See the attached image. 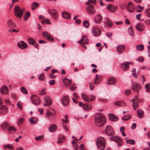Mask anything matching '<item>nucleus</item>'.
<instances>
[{"instance_id": "nucleus-28", "label": "nucleus", "mask_w": 150, "mask_h": 150, "mask_svg": "<svg viewBox=\"0 0 150 150\" xmlns=\"http://www.w3.org/2000/svg\"><path fill=\"white\" fill-rule=\"evenodd\" d=\"M9 126V125L8 123L6 122H5L2 123L1 126L2 129L6 130Z\"/></svg>"}, {"instance_id": "nucleus-47", "label": "nucleus", "mask_w": 150, "mask_h": 150, "mask_svg": "<svg viewBox=\"0 0 150 150\" xmlns=\"http://www.w3.org/2000/svg\"><path fill=\"white\" fill-rule=\"evenodd\" d=\"M43 35L44 37L46 38H52V36H51L50 34L47 32H45L43 33Z\"/></svg>"}, {"instance_id": "nucleus-49", "label": "nucleus", "mask_w": 150, "mask_h": 150, "mask_svg": "<svg viewBox=\"0 0 150 150\" xmlns=\"http://www.w3.org/2000/svg\"><path fill=\"white\" fill-rule=\"evenodd\" d=\"M44 100L46 103H50V101H52L50 97L47 96H46L44 98Z\"/></svg>"}, {"instance_id": "nucleus-52", "label": "nucleus", "mask_w": 150, "mask_h": 150, "mask_svg": "<svg viewBox=\"0 0 150 150\" xmlns=\"http://www.w3.org/2000/svg\"><path fill=\"white\" fill-rule=\"evenodd\" d=\"M126 142L130 144H134L135 143V141L133 139L127 140L126 141Z\"/></svg>"}, {"instance_id": "nucleus-55", "label": "nucleus", "mask_w": 150, "mask_h": 150, "mask_svg": "<svg viewBox=\"0 0 150 150\" xmlns=\"http://www.w3.org/2000/svg\"><path fill=\"white\" fill-rule=\"evenodd\" d=\"M21 90L23 93L25 94L28 93L27 90L24 87H22Z\"/></svg>"}, {"instance_id": "nucleus-24", "label": "nucleus", "mask_w": 150, "mask_h": 150, "mask_svg": "<svg viewBox=\"0 0 150 150\" xmlns=\"http://www.w3.org/2000/svg\"><path fill=\"white\" fill-rule=\"evenodd\" d=\"M117 7H115L112 4L108 5L107 8L112 12H114L116 10Z\"/></svg>"}, {"instance_id": "nucleus-35", "label": "nucleus", "mask_w": 150, "mask_h": 150, "mask_svg": "<svg viewBox=\"0 0 150 150\" xmlns=\"http://www.w3.org/2000/svg\"><path fill=\"white\" fill-rule=\"evenodd\" d=\"M62 17L66 19H69L70 18V15L67 12H63L62 14Z\"/></svg>"}, {"instance_id": "nucleus-6", "label": "nucleus", "mask_w": 150, "mask_h": 150, "mask_svg": "<svg viewBox=\"0 0 150 150\" xmlns=\"http://www.w3.org/2000/svg\"><path fill=\"white\" fill-rule=\"evenodd\" d=\"M64 118L65 119H62V125L64 129L67 132L69 130L68 127H66V124L68 123L69 122L68 116L67 115H65Z\"/></svg>"}, {"instance_id": "nucleus-11", "label": "nucleus", "mask_w": 150, "mask_h": 150, "mask_svg": "<svg viewBox=\"0 0 150 150\" xmlns=\"http://www.w3.org/2000/svg\"><path fill=\"white\" fill-rule=\"evenodd\" d=\"M17 45L19 48L23 50L27 48L28 47L27 44L22 41H21L18 42Z\"/></svg>"}, {"instance_id": "nucleus-30", "label": "nucleus", "mask_w": 150, "mask_h": 150, "mask_svg": "<svg viewBox=\"0 0 150 150\" xmlns=\"http://www.w3.org/2000/svg\"><path fill=\"white\" fill-rule=\"evenodd\" d=\"M132 103H133V106L134 110L137 109L139 106V104L137 102L135 99H132Z\"/></svg>"}, {"instance_id": "nucleus-60", "label": "nucleus", "mask_w": 150, "mask_h": 150, "mask_svg": "<svg viewBox=\"0 0 150 150\" xmlns=\"http://www.w3.org/2000/svg\"><path fill=\"white\" fill-rule=\"evenodd\" d=\"M53 115V113L51 112L49 110H47L46 113V116L47 117H49Z\"/></svg>"}, {"instance_id": "nucleus-61", "label": "nucleus", "mask_w": 150, "mask_h": 150, "mask_svg": "<svg viewBox=\"0 0 150 150\" xmlns=\"http://www.w3.org/2000/svg\"><path fill=\"white\" fill-rule=\"evenodd\" d=\"M43 138V135H40L38 137H36L35 139L37 141H39L42 139Z\"/></svg>"}, {"instance_id": "nucleus-7", "label": "nucleus", "mask_w": 150, "mask_h": 150, "mask_svg": "<svg viewBox=\"0 0 150 150\" xmlns=\"http://www.w3.org/2000/svg\"><path fill=\"white\" fill-rule=\"evenodd\" d=\"M106 134L108 136H111L115 134L112 127L110 126H108L106 127L105 130Z\"/></svg>"}, {"instance_id": "nucleus-45", "label": "nucleus", "mask_w": 150, "mask_h": 150, "mask_svg": "<svg viewBox=\"0 0 150 150\" xmlns=\"http://www.w3.org/2000/svg\"><path fill=\"white\" fill-rule=\"evenodd\" d=\"M30 16V13L29 11H27L24 14V20L26 21L28 18Z\"/></svg>"}, {"instance_id": "nucleus-56", "label": "nucleus", "mask_w": 150, "mask_h": 150, "mask_svg": "<svg viewBox=\"0 0 150 150\" xmlns=\"http://www.w3.org/2000/svg\"><path fill=\"white\" fill-rule=\"evenodd\" d=\"M125 128L124 127H122L120 128V131L122 134L123 136L124 137L126 136V134L124 133V130Z\"/></svg>"}, {"instance_id": "nucleus-13", "label": "nucleus", "mask_w": 150, "mask_h": 150, "mask_svg": "<svg viewBox=\"0 0 150 150\" xmlns=\"http://www.w3.org/2000/svg\"><path fill=\"white\" fill-rule=\"evenodd\" d=\"M87 13L89 14H93L95 13V10L92 5H90L86 8Z\"/></svg>"}, {"instance_id": "nucleus-40", "label": "nucleus", "mask_w": 150, "mask_h": 150, "mask_svg": "<svg viewBox=\"0 0 150 150\" xmlns=\"http://www.w3.org/2000/svg\"><path fill=\"white\" fill-rule=\"evenodd\" d=\"M144 9L143 7H141L140 5H137L136 7V11L137 12L140 13Z\"/></svg>"}, {"instance_id": "nucleus-8", "label": "nucleus", "mask_w": 150, "mask_h": 150, "mask_svg": "<svg viewBox=\"0 0 150 150\" xmlns=\"http://www.w3.org/2000/svg\"><path fill=\"white\" fill-rule=\"evenodd\" d=\"M126 8L130 13H133L135 7L133 4L131 2H129L126 6Z\"/></svg>"}, {"instance_id": "nucleus-19", "label": "nucleus", "mask_w": 150, "mask_h": 150, "mask_svg": "<svg viewBox=\"0 0 150 150\" xmlns=\"http://www.w3.org/2000/svg\"><path fill=\"white\" fill-rule=\"evenodd\" d=\"M136 28L138 31L141 32L144 30L145 26L143 24L140 23L136 25Z\"/></svg>"}, {"instance_id": "nucleus-10", "label": "nucleus", "mask_w": 150, "mask_h": 150, "mask_svg": "<svg viewBox=\"0 0 150 150\" xmlns=\"http://www.w3.org/2000/svg\"><path fill=\"white\" fill-rule=\"evenodd\" d=\"M130 62H124L121 65V68L122 69V71H126L129 69V64H131Z\"/></svg>"}, {"instance_id": "nucleus-29", "label": "nucleus", "mask_w": 150, "mask_h": 150, "mask_svg": "<svg viewBox=\"0 0 150 150\" xmlns=\"http://www.w3.org/2000/svg\"><path fill=\"white\" fill-rule=\"evenodd\" d=\"M65 140V138L64 136L62 135H59L58 137V143L59 144L63 142Z\"/></svg>"}, {"instance_id": "nucleus-2", "label": "nucleus", "mask_w": 150, "mask_h": 150, "mask_svg": "<svg viewBox=\"0 0 150 150\" xmlns=\"http://www.w3.org/2000/svg\"><path fill=\"white\" fill-rule=\"evenodd\" d=\"M97 145L100 150H103L105 146V139L102 137H98L97 140Z\"/></svg>"}, {"instance_id": "nucleus-17", "label": "nucleus", "mask_w": 150, "mask_h": 150, "mask_svg": "<svg viewBox=\"0 0 150 150\" xmlns=\"http://www.w3.org/2000/svg\"><path fill=\"white\" fill-rule=\"evenodd\" d=\"M92 33L93 35L95 37H98L101 34V31L98 28H95L92 30Z\"/></svg>"}, {"instance_id": "nucleus-16", "label": "nucleus", "mask_w": 150, "mask_h": 150, "mask_svg": "<svg viewBox=\"0 0 150 150\" xmlns=\"http://www.w3.org/2000/svg\"><path fill=\"white\" fill-rule=\"evenodd\" d=\"M28 42L29 44L37 48V49H39V48L38 47V45L37 43L35 40L33 39V38H28Z\"/></svg>"}, {"instance_id": "nucleus-53", "label": "nucleus", "mask_w": 150, "mask_h": 150, "mask_svg": "<svg viewBox=\"0 0 150 150\" xmlns=\"http://www.w3.org/2000/svg\"><path fill=\"white\" fill-rule=\"evenodd\" d=\"M145 88L147 91L150 92V83H147L145 86Z\"/></svg>"}, {"instance_id": "nucleus-20", "label": "nucleus", "mask_w": 150, "mask_h": 150, "mask_svg": "<svg viewBox=\"0 0 150 150\" xmlns=\"http://www.w3.org/2000/svg\"><path fill=\"white\" fill-rule=\"evenodd\" d=\"M102 19V16L100 14H98L95 17L94 21L96 23H99L101 22Z\"/></svg>"}, {"instance_id": "nucleus-3", "label": "nucleus", "mask_w": 150, "mask_h": 150, "mask_svg": "<svg viewBox=\"0 0 150 150\" xmlns=\"http://www.w3.org/2000/svg\"><path fill=\"white\" fill-rule=\"evenodd\" d=\"M14 11L15 15L16 17L20 18L22 17L23 14V11L21 9L19 6H16L14 8Z\"/></svg>"}, {"instance_id": "nucleus-22", "label": "nucleus", "mask_w": 150, "mask_h": 150, "mask_svg": "<svg viewBox=\"0 0 150 150\" xmlns=\"http://www.w3.org/2000/svg\"><path fill=\"white\" fill-rule=\"evenodd\" d=\"M108 82L107 83L108 85H114L116 82L117 80L113 77H110L108 80Z\"/></svg>"}, {"instance_id": "nucleus-38", "label": "nucleus", "mask_w": 150, "mask_h": 150, "mask_svg": "<svg viewBox=\"0 0 150 150\" xmlns=\"http://www.w3.org/2000/svg\"><path fill=\"white\" fill-rule=\"evenodd\" d=\"M83 109L86 110H89L92 108V105H85L83 107Z\"/></svg>"}, {"instance_id": "nucleus-26", "label": "nucleus", "mask_w": 150, "mask_h": 150, "mask_svg": "<svg viewBox=\"0 0 150 150\" xmlns=\"http://www.w3.org/2000/svg\"><path fill=\"white\" fill-rule=\"evenodd\" d=\"M78 42L81 45H83L84 44H88V40L86 38H81V40Z\"/></svg>"}, {"instance_id": "nucleus-64", "label": "nucleus", "mask_w": 150, "mask_h": 150, "mask_svg": "<svg viewBox=\"0 0 150 150\" xmlns=\"http://www.w3.org/2000/svg\"><path fill=\"white\" fill-rule=\"evenodd\" d=\"M140 69H146L150 70V69L147 66H144L140 68Z\"/></svg>"}, {"instance_id": "nucleus-36", "label": "nucleus", "mask_w": 150, "mask_h": 150, "mask_svg": "<svg viewBox=\"0 0 150 150\" xmlns=\"http://www.w3.org/2000/svg\"><path fill=\"white\" fill-rule=\"evenodd\" d=\"M64 84L66 86L69 85L71 83V80L67 79H65L63 80Z\"/></svg>"}, {"instance_id": "nucleus-37", "label": "nucleus", "mask_w": 150, "mask_h": 150, "mask_svg": "<svg viewBox=\"0 0 150 150\" xmlns=\"http://www.w3.org/2000/svg\"><path fill=\"white\" fill-rule=\"evenodd\" d=\"M30 121L32 124H34L37 122L38 119L35 117H32L30 119Z\"/></svg>"}, {"instance_id": "nucleus-4", "label": "nucleus", "mask_w": 150, "mask_h": 150, "mask_svg": "<svg viewBox=\"0 0 150 150\" xmlns=\"http://www.w3.org/2000/svg\"><path fill=\"white\" fill-rule=\"evenodd\" d=\"M141 88V84L136 83H133L131 87V89L133 92L137 93L139 92Z\"/></svg>"}, {"instance_id": "nucleus-1", "label": "nucleus", "mask_w": 150, "mask_h": 150, "mask_svg": "<svg viewBox=\"0 0 150 150\" xmlns=\"http://www.w3.org/2000/svg\"><path fill=\"white\" fill-rule=\"evenodd\" d=\"M106 119L105 117L102 114H97L95 117V122L96 125L99 127L103 126L105 123Z\"/></svg>"}, {"instance_id": "nucleus-62", "label": "nucleus", "mask_w": 150, "mask_h": 150, "mask_svg": "<svg viewBox=\"0 0 150 150\" xmlns=\"http://www.w3.org/2000/svg\"><path fill=\"white\" fill-rule=\"evenodd\" d=\"M45 88H44L41 91V92L39 94L40 95H45L46 94V92L45 91Z\"/></svg>"}, {"instance_id": "nucleus-14", "label": "nucleus", "mask_w": 150, "mask_h": 150, "mask_svg": "<svg viewBox=\"0 0 150 150\" xmlns=\"http://www.w3.org/2000/svg\"><path fill=\"white\" fill-rule=\"evenodd\" d=\"M8 108L5 105L0 107V114H5L8 112Z\"/></svg>"}, {"instance_id": "nucleus-34", "label": "nucleus", "mask_w": 150, "mask_h": 150, "mask_svg": "<svg viewBox=\"0 0 150 150\" xmlns=\"http://www.w3.org/2000/svg\"><path fill=\"white\" fill-rule=\"evenodd\" d=\"M137 114L139 117L142 118L144 116V112L141 109H139L137 111Z\"/></svg>"}, {"instance_id": "nucleus-5", "label": "nucleus", "mask_w": 150, "mask_h": 150, "mask_svg": "<svg viewBox=\"0 0 150 150\" xmlns=\"http://www.w3.org/2000/svg\"><path fill=\"white\" fill-rule=\"evenodd\" d=\"M31 100L32 103L35 105H39L40 103V98L36 96L32 95L31 97Z\"/></svg>"}, {"instance_id": "nucleus-48", "label": "nucleus", "mask_w": 150, "mask_h": 150, "mask_svg": "<svg viewBox=\"0 0 150 150\" xmlns=\"http://www.w3.org/2000/svg\"><path fill=\"white\" fill-rule=\"evenodd\" d=\"M131 117V116L129 115H127L124 116L122 117V120L124 121H126L128 120Z\"/></svg>"}, {"instance_id": "nucleus-42", "label": "nucleus", "mask_w": 150, "mask_h": 150, "mask_svg": "<svg viewBox=\"0 0 150 150\" xmlns=\"http://www.w3.org/2000/svg\"><path fill=\"white\" fill-rule=\"evenodd\" d=\"M136 48L139 51H141L144 49V47L142 44H141L137 46L136 47Z\"/></svg>"}, {"instance_id": "nucleus-21", "label": "nucleus", "mask_w": 150, "mask_h": 150, "mask_svg": "<svg viewBox=\"0 0 150 150\" xmlns=\"http://www.w3.org/2000/svg\"><path fill=\"white\" fill-rule=\"evenodd\" d=\"M125 49V46L123 45H120L117 47V50L119 53H122Z\"/></svg>"}, {"instance_id": "nucleus-46", "label": "nucleus", "mask_w": 150, "mask_h": 150, "mask_svg": "<svg viewBox=\"0 0 150 150\" xmlns=\"http://www.w3.org/2000/svg\"><path fill=\"white\" fill-rule=\"evenodd\" d=\"M105 20L107 21L108 26L109 27H110L112 26V23L110 20H109L108 18H105Z\"/></svg>"}, {"instance_id": "nucleus-31", "label": "nucleus", "mask_w": 150, "mask_h": 150, "mask_svg": "<svg viewBox=\"0 0 150 150\" xmlns=\"http://www.w3.org/2000/svg\"><path fill=\"white\" fill-rule=\"evenodd\" d=\"M4 149L5 150H13V147L11 145L8 144L5 145L4 146Z\"/></svg>"}, {"instance_id": "nucleus-54", "label": "nucleus", "mask_w": 150, "mask_h": 150, "mask_svg": "<svg viewBox=\"0 0 150 150\" xmlns=\"http://www.w3.org/2000/svg\"><path fill=\"white\" fill-rule=\"evenodd\" d=\"M38 79L40 80L43 81L45 79V76L44 74L42 73L40 74L38 76Z\"/></svg>"}, {"instance_id": "nucleus-44", "label": "nucleus", "mask_w": 150, "mask_h": 150, "mask_svg": "<svg viewBox=\"0 0 150 150\" xmlns=\"http://www.w3.org/2000/svg\"><path fill=\"white\" fill-rule=\"evenodd\" d=\"M114 104L117 106H122L125 105V104L122 101H118L115 102Z\"/></svg>"}, {"instance_id": "nucleus-33", "label": "nucleus", "mask_w": 150, "mask_h": 150, "mask_svg": "<svg viewBox=\"0 0 150 150\" xmlns=\"http://www.w3.org/2000/svg\"><path fill=\"white\" fill-rule=\"evenodd\" d=\"M57 128L56 126L54 124H53L50 125L49 128V130L51 132H54Z\"/></svg>"}, {"instance_id": "nucleus-15", "label": "nucleus", "mask_w": 150, "mask_h": 150, "mask_svg": "<svg viewBox=\"0 0 150 150\" xmlns=\"http://www.w3.org/2000/svg\"><path fill=\"white\" fill-rule=\"evenodd\" d=\"M69 98L67 96H64L61 100L62 104L64 106L67 105L69 103Z\"/></svg>"}, {"instance_id": "nucleus-23", "label": "nucleus", "mask_w": 150, "mask_h": 150, "mask_svg": "<svg viewBox=\"0 0 150 150\" xmlns=\"http://www.w3.org/2000/svg\"><path fill=\"white\" fill-rule=\"evenodd\" d=\"M7 24L8 26L10 28H15L16 26L15 24L11 19H9L7 21Z\"/></svg>"}, {"instance_id": "nucleus-32", "label": "nucleus", "mask_w": 150, "mask_h": 150, "mask_svg": "<svg viewBox=\"0 0 150 150\" xmlns=\"http://www.w3.org/2000/svg\"><path fill=\"white\" fill-rule=\"evenodd\" d=\"M101 77H99V76L97 74L96 76V78L95 79L94 83L96 84H98L99 82L101 81Z\"/></svg>"}, {"instance_id": "nucleus-39", "label": "nucleus", "mask_w": 150, "mask_h": 150, "mask_svg": "<svg viewBox=\"0 0 150 150\" xmlns=\"http://www.w3.org/2000/svg\"><path fill=\"white\" fill-rule=\"evenodd\" d=\"M127 31L128 33L131 36H133L134 35V33L132 28L129 27Z\"/></svg>"}, {"instance_id": "nucleus-63", "label": "nucleus", "mask_w": 150, "mask_h": 150, "mask_svg": "<svg viewBox=\"0 0 150 150\" xmlns=\"http://www.w3.org/2000/svg\"><path fill=\"white\" fill-rule=\"evenodd\" d=\"M89 85L90 87V89L91 90H92L94 89V86L93 83H89Z\"/></svg>"}, {"instance_id": "nucleus-57", "label": "nucleus", "mask_w": 150, "mask_h": 150, "mask_svg": "<svg viewBox=\"0 0 150 150\" xmlns=\"http://www.w3.org/2000/svg\"><path fill=\"white\" fill-rule=\"evenodd\" d=\"M96 0H88V2L86 3V4L88 5L89 4H96Z\"/></svg>"}, {"instance_id": "nucleus-12", "label": "nucleus", "mask_w": 150, "mask_h": 150, "mask_svg": "<svg viewBox=\"0 0 150 150\" xmlns=\"http://www.w3.org/2000/svg\"><path fill=\"white\" fill-rule=\"evenodd\" d=\"M111 140H113L118 144V146H120L122 144V140L119 137L114 136L111 138Z\"/></svg>"}, {"instance_id": "nucleus-58", "label": "nucleus", "mask_w": 150, "mask_h": 150, "mask_svg": "<svg viewBox=\"0 0 150 150\" xmlns=\"http://www.w3.org/2000/svg\"><path fill=\"white\" fill-rule=\"evenodd\" d=\"M136 69L135 68L133 69L132 70V74L135 78L137 77V75L136 74Z\"/></svg>"}, {"instance_id": "nucleus-27", "label": "nucleus", "mask_w": 150, "mask_h": 150, "mask_svg": "<svg viewBox=\"0 0 150 150\" xmlns=\"http://www.w3.org/2000/svg\"><path fill=\"white\" fill-rule=\"evenodd\" d=\"M16 130V129L12 126H10L8 128L7 132L9 133H13L15 132Z\"/></svg>"}, {"instance_id": "nucleus-41", "label": "nucleus", "mask_w": 150, "mask_h": 150, "mask_svg": "<svg viewBox=\"0 0 150 150\" xmlns=\"http://www.w3.org/2000/svg\"><path fill=\"white\" fill-rule=\"evenodd\" d=\"M38 6L39 4L38 3L36 2H34L32 4L31 8L33 10H35Z\"/></svg>"}, {"instance_id": "nucleus-18", "label": "nucleus", "mask_w": 150, "mask_h": 150, "mask_svg": "<svg viewBox=\"0 0 150 150\" xmlns=\"http://www.w3.org/2000/svg\"><path fill=\"white\" fill-rule=\"evenodd\" d=\"M8 92V89L6 86H3L0 88V92L3 94H6Z\"/></svg>"}, {"instance_id": "nucleus-25", "label": "nucleus", "mask_w": 150, "mask_h": 150, "mask_svg": "<svg viewBox=\"0 0 150 150\" xmlns=\"http://www.w3.org/2000/svg\"><path fill=\"white\" fill-rule=\"evenodd\" d=\"M109 119L112 121L116 122L118 120V118L117 117L114 115L112 114H109Z\"/></svg>"}, {"instance_id": "nucleus-51", "label": "nucleus", "mask_w": 150, "mask_h": 150, "mask_svg": "<svg viewBox=\"0 0 150 150\" xmlns=\"http://www.w3.org/2000/svg\"><path fill=\"white\" fill-rule=\"evenodd\" d=\"M83 25L86 28H88L89 26V23L87 20L84 21L83 22Z\"/></svg>"}, {"instance_id": "nucleus-9", "label": "nucleus", "mask_w": 150, "mask_h": 150, "mask_svg": "<svg viewBox=\"0 0 150 150\" xmlns=\"http://www.w3.org/2000/svg\"><path fill=\"white\" fill-rule=\"evenodd\" d=\"M48 12L54 19H57L58 18V14L56 10L54 9H51L49 10Z\"/></svg>"}, {"instance_id": "nucleus-43", "label": "nucleus", "mask_w": 150, "mask_h": 150, "mask_svg": "<svg viewBox=\"0 0 150 150\" xmlns=\"http://www.w3.org/2000/svg\"><path fill=\"white\" fill-rule=\"evenodd\" d=\"M81 96L83 100L87 101H90V98L87 96L84 93H82Z\"/></svg>"}, {"instance_id": "nucleus-59", "label": "nucleus", "mask_w": 150, "mask_h": 150, "mask_svg": "<svg viewBox=\"0 0 150 150\" xmlns=\"http://www.w3.org/2000/svg\"><path fill=\"white\" fill-rule=\"evenodd\" d=\"M17 105L18 107L21 110H22V104L21 103L20 101H18V103H17Z\"/></svg>"}, {"instance_id": "nucleus-50", "label": "nucleus", "mask_w": 150, "mask_h": 150, "mask_svg": "<svg viewBox=\"0 0 150 150\" xmlns=\"http://www.w3.org/2000/svg\"><path fill=\"white\" fill-rule=\"evenodd\" d=\"M24 121V119L23 118H20L18 120V126H20L23 123Z\"/></svg>"}]
</instances>
